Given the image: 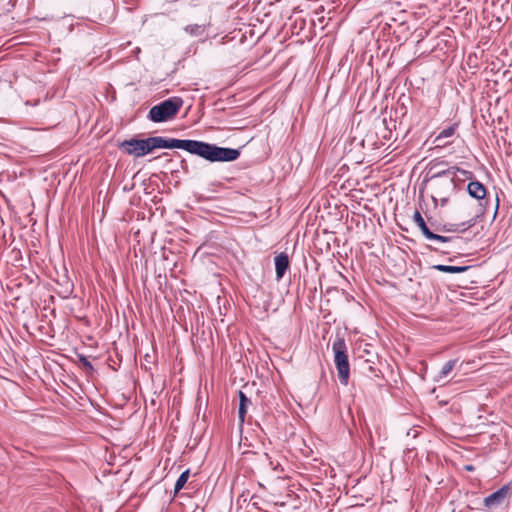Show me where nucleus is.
I'll use <instances>...</instances> for the list:
<instances>
[{"label": "nucleus", "instance_id": "6", "mask_svg": "<svg viewBox=\"0 0 512 512\" xmlns=\"http://www.w3.org/2000/svg\"><path fill=\"white\" fill-rule=\"evenodd\" d=\"M274 260H275L276 278H277V280H280L284 276L286 270L289 267V258L287 256V254L280 253L275 256Z\"/></svg>", "mask_w": 512, "mask_h": 512}, {"label": "nucleus", "instance_id": "18", "mask_svg": "<svg viewBox=\"0 0 512 512\" xmlns=\"http://www.w3.org/2000/svg\"><path fill=\"white\" fill-rule=\"evenodd\" d=\"M472 469H473L472 466H467V470L471 471Z\"/></svg>", "mask_w": 512, "mask_h": 512}, {"label": "nucleus", "instance_id": "1", "mask_svg": "<svg viewBox=\"0 0 512 512\" xmlns=\"http://www.w3.org/2000/svg\"><path fill=\"white\" fill-rule=\"evenodd\" d=\"M120 147L129 155L142 157L157 148L183 149L211 162H229L236 160L240 152L237 149L218 147L196 140L166 139L161 136L147 139H130L121 143Z\"/></svg>", "mask_w": 512, "mask_h": 512}, {"label": "nucleus", "instance_id": "5", "mask_svg": "<svg viewBox=\"0 0 512 512\" xmlns=\"http://www.w3.org/2000/svg\"><path fill=\"white\" fill-rule=\"evenodd\" d=\"M508 492H509V487L503 486L496 492L490 494L489 496H487L484 499L485 507L492 510L494 508L501 506L504 503V501L508 495Z\"/></svg>", "mask_w": 512, "mask_h": 512}, {"label": "nucleus", "instance_id": "12", "mask_svg": "<svg viewBox=\"0 0 512 512\" xmlns=\"http://www.w3.org/2000/svg\"><path fill=\"white\" fill-rule=\"evenodd\" d=\"M185 32L193 37L202 36L205 32V26L200 24H191L187 25L184 28Z\"/></svg>", "mask_w": 512, "mask_h": 512}, {"label": "nucleus", "instance_id": "9", "mask_svg": "<svg viewBox=\"0 0 512 512\" xmlns=\"http://www.w3.org/2000/svg\"><path fill=\"white\" fill-rule=\"evenodd\" d=\"M466 266L435 265L433 269L445 273H462L467 270Z\"/></svg>", "mask_w": 512, "mask_h": 512}, {"label": "nucleus", "instance_id": "8", "mask_svg": "<svg viewBox=\"0 0 512 512\" xmlns=\"http://www.w3.org/2000/svg\"><path fill=\"white\" fill-rule=\"evenodd\" d=\"M457 363V360H449L448 362H446L443 367L441 368V370L439 371V373L434 377V380L436 382H441L444 378H446L450 373L451 371L453 370V368L455 367Z\"/></svg>", "mask_w": 512, "mask_h": 512}, {"label": "nucleus", "instance_id": "13", "mask_svg": "<svg viewBox=\"0 0 512 512\" xmlns=\"http://www.w3.org/2000/svg\"><path fill=\"white\" fill-rule=\"evenodd\" d=\"M189 478V470L184 471L178 478L174 486L175 494L178 493L186 484Z\"/></svg>", "mask_w": 512, "mask_h": 512}, {"label": "nucleus", "instance_id": "3", "mask_svg": "<svg viewBox=\"0 0 512 512\" xmlns=\"http://www.w3.org/2000/svg\"><path fill=\"white\" fill-rule=\"evenodd\" d=\"M456 171H460L458 168H450L444 171L438 172L433 178H442L446 177L443 180H439L436 183V188L434 194L432 196L435 202L440 201L441 206H445L449 200V197L454 190V181L453 178L456 174Z\"/></svg>", "mask_w": 512, "mask_h": 512}, {"label": "nucleus", "instance_id": "14", "mask_svg": "<svg viewBox=\"0 0 512 512\" xmlns=\"http://www.w3.org/2000/svg\"><path fill=\"white\" fill-rule=\"evenodd\" d=\"M427 240L434 241L437 243H447L451 240V238L439 235L437 233H434L432 231H429V233L425 236Z\"/></svg>", "mask_w": 512, "mask_h": 512}, {"label": "nucleus", "instance_id": "17", "mask_svg": "<svg viewBox=\"0 0 512 512\" xmlns=\"http://www.w3.org/2000/svg\"><path fill=\"white\" fill-rule=\"evenodd\" d=\"M441 191H442L443 195H445V193L447 192V190L445 188H442Z\"/></svg>", "mask_w": 512, "mask_h": 512}, {"label": "nucleus", "instance_id": "16", "mask_svg": "<svg viewBox=\"0 0 512 512\" xmlns=\"http://www.w3.org/2000/svg\"><path fill=\"white\" fill-rule=\"evenodd\" d=\"M457 227H458V225L449 224V225H444L442 228H436L435 231H437V232H440V231L455 232V231H457Z\"/></svg>", "mask_w": 512, "mask_h": 512}, {"label": "nucleus", "instance_id": "11", "mask_svg": "<svg viewBox=\"0 0 512 512\" xmlns=\"http://www.w3.org/2000/svg\"><path fill=\"white\" fill-rule=\"evenodd\" d=\"M413 221L417 225V227L421 230V232L424 236H426L429 233L430 229L428 228L424 218L422 217V215L420 214L419 211H415V213L413 215Z\"/></svg>", "mask_w": 512, "mask_h": 512}, {"label": "nucleus", "instance_id": "10", "mask_svg": "<svg viewBox=\"0 0 512 512\" xmlns=\"http://www.w3.org/2000/svg\"><path fill=\"white\" fill-rule=\"evenodd\" d=\"M239 400H240V403H239L238 414H239L240 421L243 422L244 418H245L247 406L250 404V399L247 398L246 395L242 391H239Z\"/></svg>", "mask_w": 512, "mask_h": 512}, {"label": "nucleus", "instance_id": "2", "mask_svg": "<svg viewBox=\"0 0 512 512\" xmlns=\"http://www.w3.org/2000/svg\"><path fill=\"white\" fill-rule=\"evenodd\" d=\"M183 105L180 97H171L161 103L153 106L148 114V118L153 122H164L172 119Z\"/></svg>", "mask_w": 512, "mask_h": 512}, {"label": "nucleus", "instance_id": "15", "mask_svg": "<svg viewBox=\"0 0 512 512\" xmlns=\"http://www.w3.org/2000/svg\"><path fill=\"white\" fill-rule=\"evenodd\" d=\"M454 132L455 129L453 127L446 128L439 133V135L436 137V141L440 143L442 139L451 137Z\"/></svg>", "mask_w": 512, "mask_h": 512}, {"label": "nucleus", "instance_id": "4", "mask_svg": "<svg viewBox=\"0 0 512 512\" xmlns=\"http://www.w3.org/2000/svg\"><path fill=\"white\" fill-rule=\"evenodd\" d=\"M334 361L338 371V378L343 385L348 384L349 380V362L346 355V345L343 339H337L333 342Z\"/></svg>", "mask_w": 512, "mask_h": 512}, {"label": "nucleus", "instance_id": "7", "mask_svg": "<svg viewBox=\"0 0 512 512\" xmlns=\"http://www.w3.org/2000/svg\"><path fill=\"white\" fill-rule=\"evenodd\" d=\"M467 190L471 197L478 200H481L486 196V188L479 181H471L467 186Z\"/></svg>", "mask_w": 512, "mask_h": 512}]
</instances>
